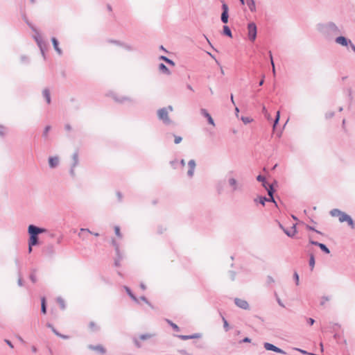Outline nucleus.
I'll use <instances>...</instances> for the list:
<instances>
[{
    "mask_svg": "<svg viewBox=\"0 0 355 355\" xmlns=\"http://www.w3.org/2000/svg\"><path fill=\"white\" fill-rule=\"evenodd\" d=\"M317 30L318 32L325 35L338 34L340 33L339 28L333 22L319 24L317 25Z\"/></svg>",
    "mask_w": 355,
    "mask_h": 355,
    "instance_id": "1",
    "label": "nucleus"
},
{
    "mask_svg": "<svg viewBox=\"0 0 355 355\" xmlns=\"http://www.w3.org/2000/svg\"><path fill=\"white\" fill-rule=\"evenodd\" d=\"M259 180L261 181L263 187L267 190L268 196H270L269 198H266L265 197L260 196L257 199L255 200V201H259V203H261L262 205H265L266 201H274L272 193L274 191L273 189V184L266 181L267 179H258Z\"/></svg>",
    "mask_w": 355,
    "mask_h": 355,
    "instance_id": "2",
    "label": "nucleus"
},
{
    "mask_svg": "<svg viewBox=\"0 0 355 355\" xmlns=\"http://www.w3.org/2000/svg\"><path fill=\"white\" fill-rule=\"evenodd\" d=\"M331 215L333 217H337L340 223L347 222L348 225L352 228H354V223L350 216L339 209H334L331 211Z\"/></svg>",
    "mask_w": 355,
    "mask_h": 355,
    "instance_id": "3",
    "label": "nucleus"
},
{
    "mask_svg": "<svg viewBox=\"0 0 355 355\" xmlns=\"http://www.w3.org/2000/svg\"><path fill=\"white\" fill-rule=\"evenodd\" d=\"M44 232V229L39 228L33 225H29V227H28V232L30 234L29 248H28L29 252H31L32 251V246L35 245L37 243V235L38 234L42 233Z\"/></svg>",
    "mask_w": 355,
    "mask_h": 355,
    "instance_id": "4",
    "label": "nucleus"
},
{
    "mask_svg": "<svg viewBox=\"0 0 355 355\" xmlns=\"http://www.w3.org/2000/svg\"><path fill=\"white\" fill-rule=\"evenodd\" d=\"M173 110V107L171 105H168L167 107H163L157 110V117L164 124L169 125L171 123V120L169 118V112Z\"/></svg>",
    "mask_w": 355,
    "mask_h": 355,
    "instance_id": "5",
    "label": "nucleus"
},
{
    "mask_svg": "<svg viewBox=\"0 0 355 355\" xmlns=\"http://www.w3.org/2000/svg\"><path fill=\"white\" fill-rule=\"evenodd\" d=\"M335 42L337 44L342 46L351 48L352 50L355 53V45L352 43L351 40L344 36H339L336 38Z\"/></svg>",
    "mask_w": 355,
    "mask_h": 355,
    "instance_id": "6",
    "label": "nucleus"
},
{
    "mask_svg": "<svg viewBox=\"0 0 355 355\" xmlns=\"http://www.w3.org/2000/svg\"><path fill=\"white\" fill-rule=\"evenodd\" d=\"M248 37L251 41H254L257 37V26L254 23L252 22L248 25Z\"/></svg>",
    "mask_w": 355,
    "mask_h": 355,
    "instance_id": "7",
    "label": "nucleus"
},
{
    "mask_svg": "<svg viewBox=\"0 0 355 355\" xmlns=\"http://www.w3.org/2000/svg\"><path fill=\"white\" fill-rule=\"evenodd\" d=\"M60 159L58 155H52L48 158V164L49 168H55L60 164Z\"/></svg>",
    "mask_w": 355,
    "mask_h": 355,
    "instance_id": "8",
    "label": "nucleus"
},
{
    "mask_svg": "<svg viewBox=\"0 0 355 355\" xmlns=\"http://www.w3.org/2000/svg\"><path fill=\"white\" fill-rule=\"evenodd\" d=\"M200 112L202 116H203L204 117H205L207 119L209 124H210L212 127L216 126V123H215L213 118L211 117V114L208 112V111L206 109H205V108L200 109Z\"/></svg>",
    "mask_w": 355,
    "mask_h": 355,
    "instance_id": "9",
    "label": "nucleus"
},
{
    "mask_svg": "<svg viewBox=\"0 0 355 355\" xmlns=\"http://www.w3.org/2000/svg\"><path fill=\"white\" fill-rule=\"evenodd\" d=\"M88 347L89 349L94 351L100 354H104L106 352L105 348L101 345H89Z\"/></svg>",
    "mask_w": 355,
    "mask_h": 355,
    "instance_id": "10",
    "label": "nucleus"
},
{
    "mask_svg": "<svg viewBox=\"0 0 355 355\" xmlns=\"http://www.w3.org/2000/svg\"><path fill=\"white\" fill-rule=\"evenodd\" d=\"M223 12L221 15V21L223 23H227L228 21V6L226 3H223L222 6Z\"/></svg>",
    "mask_w": 355,
    "mask_h": 355,
    "instance_id": "11",
    "label": "nucleus"
},
{
    "mask_svg": "<svg viewBox=\"0 0 355 355\" xmlns=\"http://www.w3.org/2000/svg\"><path fill=\"white\" fill-rule=\"evenodd\" d=\"M264 347H265V349L266 350H270V351H273V352H277V353L285 354V352L283 350H282L281 349L275 347L272 344H270V343H266L264 344Z\"/></svg>",
    "mask_w": 355,
    "mask_h": 355,
    "instance_id": "12",
    "label": "nucleus"
},
{
    "mask_svg": "<svg viewBox=\"0 0 355 355\" xmlns=\"http://www.w3.org/2000/svg\"><path fill=\"white\" fill-rule=\"evenodd\" d=\"M33 31H35V34L34 35L33 37L35 39V40L36 41L37 45L39 46V47L40 48L42 52L43 53V49H42V45H43V41H42V39L39 33V32L37 31H36L35 29L33 28Z\"/></svg>",
    "mask_w": 355,
    "mask_h": 355,
    "instance_id": "13",
    "label": "nucleus"
},
{
    "mask_svg": "<svg viewBox=\"0 0 355 355\" xmlns=\"http://www.w3.org/2000/svg\"><path fill=\"white\" fill-rule=\"evenodd\" d=\"M189 169L187 175L189 176H193L194 175V171L196 168V162L193 159H191L188 163Z\"/></svg>",
    "mask_w": 355,
    "mask_h": 355,
    "instance_id": "14",
    "label": "nucleus"
},
{
    "mask_svg": "<svg viewBox=\"0 0 355 355\" xmlns=\"http://www.w3.org/2000/svg\"><path fill=\"white\" fill-rule=\"evenodd\" d=\"M235 304L240 308L243 309H248L249 307L248 303L242 299H235Z\"/></svg>",
    "mask_w": 355,
    "mask_h": 355,
    "instance_id": "15",
    "label": "nucleus"
},
{
    "mask_svg": "<svg viewBox=\"0 0 355 355\" xmlns=\"http://www.w3.org/2000/svg\"><path fill=\"white\" fill-rule=\"evenodd\" d=\"M284 231L288 236L293 237L297 233L296 225H293L289 230L284 229Z\"/></svg>",
    "mask_w": 355,
    "mask_h": 355,
    "instance_id": "16",
    "label": "nucleus"
},
{
    "mask_svg": "<svg viewBox=\"0 0 355 355\" xmlns=\"http://www.w3.org/2000/svg\"><path fill=\"white\" fill-rule=\"evenodd\" d=\"M51 41H52V43H53V47H54V49L55 50V51L59 54V55H62V50L59 47V44H58V40L55 38V37H53L51 39Z\"/></svg>",
    "mask_w": 355,
    "mask_h": 355,
    "instance_id": "17",
    "label": "nucleus"
},
{
    "mask_svg": "<svg viewBox=\"0 0 355 355\" xmlns=\"http://www.w3.org/2000/svg\"><path fill=\"white\" fill-rule=\"evenodd\" d=\"M310 241L312 244L319 246L320 248V249L322 251H324L325 253L329 254L330 252L329 250L327 248V246L325 245H324L322 243H318V242H315L313 241Z\"/></svg>",
    "mask_w": 355,
    "mask_h": 355,
    "instance_id": "18",
    "label": "nucleus"
},
{
    "mask_svg": "<svg viewBox=\"0 0 355 355\" xmlns=\"http://www.w3.org/2000/svg\"><path fill=\"white\" fill-rule=\"evenodd\" d=\"M159 69L164 73L166 75H171L170 70L166 67V65L163 63H161L159 65Z\"/></svg>",
    "mask_w": 355,
    "mask_h": 355,
    "instance_id": "19",
    "label": "nucleus"
},
{
    "mask_svg": "<svg viewBox=\"0 0 355 355\" xmlns=\"http://www.w3.org/2000/svg\"><path fill=\"white\" fill-rule=\"evenodd\" d=\"M42 94H43V96L45 98L46 103L48 104H49L51 103V96H50L49 91L46 89H44L42 92Z\"/></svg>",
    "mask_w": 355,
    "mask_h": 355,
    "instance_id": "20",
    "label": "nucleus"
},
{
    "mask_svg": "<svg viewBox=\"0 0 355 355\" xmlns=\"http://www.w3.org/2000/svg\"><path fill=\"white\" fill-rule=\"evenodd\" d=\"M262 112L267 120L270 121L272 119L271 115L268 112L265 105L262 106Z\"/></svg>",
    "mask_w": 355,
    "mask_h": 355,
    "instance_id": "21",
    "label": "nucleus"
},
{
    "mask_svg": "<svg viewBox=\"0 0 355 355\" xmlns=\"http://www.w3.org/2000/svg\"><path fill=\"white\" fill-rule=\"evenodd\" d=\"M159 58H160V60H162L165 61L166 62H167L168 64H169L171 66H172V67L175 66V62L172 60H170L169 58H166V56L162 55V56H160Z\"/></svg>",
    "mask_w": 355,
    "mask_h": 355,
    "instance_id": "22",
    "label": "nucleus"
},
{
    "mask_svg": "<svg viewBox=\"0 0 355 355\" xmlns=\"http://www.w3.org/2000/svg\"><path fill=\"white\" fill-rule=\"evenodd\" d=\"M223 33L225 35H226L227 36H228L230 37H232L231 30L230 29V28L227 26H223Z\"/></svg>",
    "mask_w": 355,
    "mask_h": 355,
    "instance_id": "23",
    "label": "nucleus"
},
{
    "mask_svg": "<svg viewBox=\"0 0 355 355\" xmlns=\"http://www.w3.org/2000/svg\"><path fill=\"white\" fill-rule=\"evenodd\" d=\"M241 120L243 122L244 124H248L253 121V119L249 116H241Z\"/></svg>",
    "mask_w": 355,
    "mask_h": 355,
    "instance_id": "24",
    "label": "nucleus"
},
{
    "mask_svg": "<svg viewBox=\"0 0 355 355\" xmlns=\"http://www.w3.org/2000/svg\"><path fill=\"white\" fill-rule=\"evenodd\" d=\"M309 266L311 267V270H313L315 266V258L313 254H311L309 259Z\"/></svg>",
    "mask_w": 355,
    "mask_h": 355,
    "instance_id": "25",
    "label": "nucleus"
},
{
    "mask_svg": "<svg viewBox=\"0 0 355 355\" xmlns=\"http://www.w3.org/2000/svg\"><path fill=\"white\" fill-rule=\"evenodd\" d=\"M41 309H42V312L45 314L46 313V300H45V298L44 297H42V304H41Z\"/></svg>",
    "mask_w": 355,
    "mask_h": 355,
    "instance_id": "26",
    "label": "nucleus"
},
{
    "mask_svg": "<svg viewBox=\"0 0 355 355\" xmlns=\"http://www.w3.org/2000/svg\"><path fill=\"white\" fill-rule=\"evenodd\" d=\"M89 328L92 330V331H95V330H97L98 329V325L95 322H90L89 323Z\"/></svg>",
    "mask_w": 355,
    "mask_h": 355,
    "instance_id": "27",
    "label": "nucleus"
},
{
    "mask_svg": "<svg viewBox=\"0 0 355 355\" xmlns=\"http://www.w3.org/2000/svg\"><path fill=\"white\" fill-rule=\"evenodd\" d=\"M248 5L251 11H254L255 10V3L253 0H250V1L248 3Z\"/></svg>",
    "mask_w": 355,
    "mask_h": 355,
    "instance_id": "28",
    "label": "nucleus"
},
{
    "mask_svg": "<svg viewBox=\"0 0 355 355\" xmlns=\"http://www.w3.org/2000/svg\"><path fill=\"white\" fill-rule=\"evenodd\" d=\"M51 130V126L50 125H46L44 129V132H43V137H47L48 136V133Z\"/></svg>",
    "mask_w": 355,
    "mask_h": 355,
    "instance_id": "29",
    "label": "nucleus"
},
{
    "mask_svg": "<svg viewBox=\"0 0 355 355\" xmlns=\"http://www.w3.org/2000/svg\"><path fill=\"white\" fill-rule=\"evenodd\" d=\"M182 340H188L191 338H197V336L192 335V336H179Z\"/></svg>",
    "mask_w": 355,
    "mask_h": 355,
    "instance_id": "30",
    "label": "nucleus"
},
{
    "mask_svg": "<svg viewBox=\"0 0 355 355\" xmlns=\"http://www.w3.org/2000/svg\"><path fill=\"white\" fill-rule=\"evenodd\" d=\"M89 233V234H92V232L89 230H87V229H81L80 230V232L79 233V236H83V234L84 233Z\"/></svg>",
    "mask_w": 355,
    "mask_h": 355,
    "instance_id": "31",
    "label": "nucleus"
},
{
    "mask_svg": "<svg viewBox=\"0 0 355 355\" xmlns=\"http://www.w3.org/2000/svg\"><path fill=\"white\" fill-rule=\"evenodd\" d=\"M182 140V138L180 136H175L174 142L175 144H180Z\"/></svg>",
    "mask_w": 355,
    "mask_h": 355,
    "instance_id": "32",
    "label": "nucleus"
},
{
    "mask_svg": "<svg viewBox=\"0 0 355 355\" xmlns=\"http://www.w3.org/2000/svg\"><path fill=\"white\" fill-rule=\"evenodd\" d=\"M6 128L4 126H3L2 125H0V135L1 136L4 135L6 134Z\"/></svg>",
    "mask_w": 355,
    "mask_h": 355,
    "instance_id": "33",
    "label": "nucleus"
},
{
    "mask_svg": "<svg viewBox=\"0 0 355 355\" xmlns=\"http://www.w3.org/2000/svg\"><path fill=\"white\" fill-rule=\"evenodd\" d=\"M114 232L117 236L121 237V232H120V228L118 226H116L114 227Z\"/></svg>",
    "mask_w": 355,
    "mask_h": 355,
    "instance_id": "34",
    "label": "nucleus"
},
{
    "mask_svg": "<svg viewBox=\"0 0 355 355\" xmlns=\"http://www.w3.org/2000/svg\"><path fill=\"white\" fill-rule=\"evenodd\" d=\"M53 331L58 336L62 338H64V339H67L69 338V336H64V335H61L60 334L58 331H56V330H55L53 328L52 329Z\"/></svg>",
    "mask_w": 355,
    "mask_h": 355,
    "instance_id": "35",
    "label": "nucleus"
},
{
    "mask_svg": "<svg viewBox=\"0 0 355 355\" xmlns=\"http://www.w3.org/2000/svg\"><path fill=\"white\" fill-rule=\"evenodd\" d=\"M53 331L58 336L62 338H64V339H67L69 338V336H64V335H61L60 334L58 331H56V330H55L53 328L52 329Z\"/></svg>",
    "mask_w": 355,
    "mask_h": 355,
    "instance_id": "36",
    "label": "nucleus"
},
{
    "mask_svg": "<svg viewBox=\"0 0 355 355\" xmlns=\"http://www.w3.org/2000/svg\"><path fill=\"white\" fill-rule=\"evenodd\" d=\"M169 324H171V326L173 327V329L175 331H179V327L177 324L171 322H169Z\"/></svg>",
    "mask_w": 355,
    "mask_h": 355,
    "instance_id": "37",
    "label": "nucleus"
},
{
    "mask_svg": "<svg viewBox=\"0 0 355 355\" xmlns=\"http://www.w3.org/2000/svg\"><path fill=\"white\" fill-rule=\"evenodd\" d=\"M150 337V335L146 334V335H141L140 336V338L142 340H145V339L149 338Z\"/></svg>",
    "mask_w": 355,
    "mask_h": 355,
    "instance_id": "38",
    "label": "nucleus"
},
{
    "mask_svg": "<svg viewBox=\"0 0 355 355\" xmlns=\"http://www.w3.org/2000/svg\"><path fill=\"white\" fill-rule=\"evenodd\" d=\"M223 320L224 322V327L225 328L226 330H227L228 329V323L224 318H223Z\"/></svg>",
    "mask_w": 355,
    "mask_h": 355,
    "instance_id": "39",
    "label": "nucleus"
},
{
    "mask_svg": "<svg viewBox=\"0 0 355 355\" xmlns=\"http://www.w3.org/2000/svg\"><path fill=\"white\" fill-rule=\"evenodd\" d=\"M294 277H295V279L296 280L297 284H298V282H299V275H298V274L297 272L294 273Z\"/></svg>",
    "mask_w": 355,
    "mask_h": 355,
    "instance_id": "40",
    "label": "nucleus"
},
{
    "mask_svg": "<svg viewBox=\"0 0 355 355\" xmlns=\"http://www.w3.org/2000/svg\"><path fill=\"white\" fill-rule=\"evenodd\" d=\"M307 322H308V323H309L310 325H313V323H314V322H315V320H314L313 318H309V319L307 320Z\"/></svg>",
    "mask_w": 355,
    "mask_h": 355,
    "instance_id": "41",
    "label": "nucleus"
},
{
    "mask_svg": "<svg viewBox=\"0 0 355 355\" xmlns=\"http://www.w3.org/2000/svg\"><path fill=\"white\" fill-rule=\"evenodd\" d=\"M279 120H277V119H275V121H274L273 126H272V129H273V130H275V128H276L277 125V124H278V123H279Z\"/></svg>",
    "mask_w": 355,
    "mask_h": 355,
    "instance_id": "42",
    "label": "nucleus"
},
{
    "mask_svg": "<svg viewBox=\"0 0 355 355\" xmlns=\"http://www.w3.org/2000/svg\"><path fill=\"white\" fill-rule=\"evenodd\" d=\"M269 54H270V59L271 65H275L274 62H273V58H272V53L269 52Z\"/></svg>",
    "mask_w": 355,
    "mask_h": 355,
    "instance_id": "43",
    "label": "nucleus"
},
{
    "mask_svg": "<svg viewBox=\"0 0 355 355\" xmlns=\"http://www.w3.org/2000/svg\"><path fill=\"white\" fill-rule=\"evenodd\" d=\"M64 128L67 131H70L71 130V127L70 126V125H68V124L65 125Z\"/></svg>",
    "mask_w": 355,
    "mask_h": 355,
    "instance_id": "44",
    "label": "nucleus"
},
{
    "mask_svg": "<svg viewBox=\"0 0 355 355\" xmlns=\"http://www.w3.org/2000/svg\"><path fill=\"white\" fill-rule=\"evenodd\" d=\"M5 341L10 346V347L13 348V345L10 340H6Z\"/></svg>",
    "mask_w": 355,
    "mask_h": 355,
    "instance_id": "45",
    "label": "nucleus"
},
{
    "mask_svg": "<svg viewBox=\"0 0 355 355\" xmlns=\"http://www.w3.org/2000/svg\"><path fill=\"white\" fill-rule=\"evenodd\" d=\"M239 109L237 107H235V114H236V117H239Z\"/></svg>",
    "mask_w": 355,
    "mask_h": 355,
    "instance_id": "46",
    "label": "nucleus"
},
{
    "mask_svg": "<svg viewBox=\"0 0 355 355\" xmlns=\"http://www.w3.org/2000/svg\"><path fill=\"white\" fill-rule=\"evenodd\" d=\"M279 118H280V112H279V111H277V114H276L275 119H277V120H279Z\"/></svg>",
    "mask_w": 355,
    "mask_h": 355,
    "instance_id": "47",
    "label": "nucleus"
},
{
    "mask_svg": "<svg viewBox=\"0 0 355 355\" xmlns=\"http://www.w3.org/2000/svg\"><path fill=\"white\" fill-rule=\"evenodd\" d=\"M264 78H265V76H262V79L260 80V82H259V85L260 86H261V85L263 84V80H264Z\"/></svg>",
    "mask_w": 355,
    "mask_h": 355,
    "instance_id": "48",
    "label": "nucleus"
},
{
    "mask_svg": "<svg viewBox=\"0 0 355 355\" xmlns=\"http://www.w3.org/2000/svg\"><path fill=\"white\" fill-rule=\"evenodd\" d=\"M31 350L33 352L35 353L37 352V348L35 346H32L31 347Z\"/></svg>",
    "mask_w": 355,
    "mask_h": 355,
    "instance_id": "49",
    "label": "nucleus"
},
{
    "mask_svg": "<svg viewBox=\"0 0 355 355\" xmlns=\"http://www.w3.org/2000/svg\"><path fill=\"white\" fill-rule=\"evenodd\" d=\"M73 159H74L75 162H77V161H78V155L77 154L73 155Z\"/></svg>",
    "mask_w": 355,
    "mask_h": 355,
    "instance_id": "50",
    "label": "nucleus"
},
{
    "mask_svg": "<svg viewBox=\"0 0 355 355\" xmlns=\"http://www.w3.org/2000/svg\"><path fill=\"white\" fill-rule=\"evenodd\" d=\"M126 291H128V294L132 297V298H135V297L132 295V293H130L129 288H126Z\"/></svg>",
    "mask_w": 355,
    "mask_h": 355,
    "instance_id": "51",
    "label": "nucleus"
},
{
    "mask_svg": "<svg viewBox=\"0 0 355 355\" xmlns=\"http://www.w3.org/2000/svg\"><path fill=\"white\" fill-rule=\"evenodd\" d=\"M243 342L250 343V339L248 338H245L243 339Z\"/></svg>",
    "mask_w": 355,
    "mask_h": 355,
    "instance_id": "52",
    "label": "nucleus"
},
{
    "mask_svg": "<svg viewBox=\"0 0 355 355\" xmlns=\"http://www.w3.org/2000/svg\"><path fill=\"white\" fill-rule=\"evenodd\" d=\"M230 99H231V101L233 104H234V96H233V94H231L230 96Z\"/></svg>",
    "mask_w": 355,
    "mask_h": 355,
    "instance_id": "53",
    "label": "nucleus"
},
{
    "mask_svg": "<svg viewBox=\"0 0 355 355\" xmlns=\"http://www.w3.org/2000/svg\"><path fill=\"white\" fill-rule=\"evenodd\" d=\"M272 73L274 75H275V65H272Z\"/></svg>",
    "mask_w": 355,
    "mask_h": 355,
    "instance_id": "54",
    "label": "nucleus"
},
{
    "mask_svg": "<svg viewBox=\"0 0 355 355\" xmlns=\"http://www.w3.org/2000/svg\"><path fill=\"white\" fill-rule=\"evenodd\" d=\"M234 183H235V180H234V179H232V180L230 181V184H231L232 185H234Z\"/></svg>",
    "mask_w": 355,
    "mask_h": 355,
    "instance_id": "55",
    "label": "nucleus"
},
{
    "mask_svg": "<svg viewBox=\"0 0 355 355\" xmlns=\"http://www.w3.org/2000/svg\"><path fill=\"white\" fill-rule=\"evenodd\" d=\"M187 88H188L189 89H190V90L193 91V88H192V87H191L190 85H187Z\"/></svg>",
    "mask_w": 355,
    "mask_h": 355,
    "instance_id": "56",
    "label": "nucleus"
},
{
    "mask_svg": "<svg viewBox=\"0 0 355 355\" xmlns=\"http://www.w3.org/2000/svg\"><path fill=\"white\" fill-rule=\"evenodd\" d=\"M180 162L182 166L185 165V161L184 159H182Z\"/></svg>",
    "mask_w": 355,
    "mask_h": 355,
    "instance_id": "57",
    "label": "nucleus"
},
{
    "mask_svg": "<svg viewBox=\"0 0 355 355\" xmlns=\"http://www.w3.org/2000/svg\"><path fill=\"white\" fill-rule=\"evenodd\" d=\"M306 228H307L308 230H313V228H312L311 227L309 226V225H307V226H306Z\"/></svg>",
    "mask_w": 355,
    "mask_h": 355,
    "instance_id": "58",
    "label": "nucleus"
},
{
    "mask_svg": "<svg viewBox=\"0 0 355 355\" xmlns=\"http://www.w3.org/2000/svg\"><path fill=\"white\" fill-rule=\"evenodd\" d=\"M240 1H241V4H242V5H243V4L245 3L244 0H240Z\"/></svg>",
    "mask_w": 355,
    "mask_h": 355,
    "instance_id": "59",
    "label": "nucleus"
},
{
    "mask_svg": "<svg viewBox=\"0 0 355 355\" xmlns=\"http://www.w3.org/2000/svg\"><path fill=\"white\" fill-rule=\"evenodd\" d=\"M209 55H210L212 58H214V59H215L214 56L213 55H211V53H209Z\"/></svg>",
    "mask_w": 355,
    "mask_h": 355,
    "instance_id": "60",
    "label": "nucleus"
},
{
    "mask_svg": "<svg viewBox=\"0 0 355 355\" xmlns=\"http://www.w3.org/2000/svg\"><path fill=\"white\" fill-rule=\"evenodd\" d=\"M31 279H32V280H33V282H35V277H31Z\"/></svg>",
    "mask_w": 355,
    "mask_h": 355,
    "instance_id": "61",
    "label": "nucleus"
},
{
    "mask_svg": "<svg viewBox=\"0 0 355 355\" xmlns=\"http://www.w3.org/2000/svg\"><path fill=\"white\" fill-rule=\"evenodd\" d=\"M94 235L98 236L99 234L98 233H94Z\"/></svg>",
    "mask_w": 355,
    "mask_h": 355,
    "instance_id": "62",
    "label": "nucleus"
},
{
    "mask_svg": "<svg viewBox=\"0 0 355 355\" xmlns=\"http://www.w3.org/2000/svg\"><path fill=\"white\" fill-rule=\"evenodd\" d=\"M345 124V120L344 119V120L343 121V125H344Z\"/></svg>",
    "mask_w": 355,
    "mask_h": 355,
    "instance_id": "63",
    "label": "nucleus"
},
{
    "mask_svg": "<svg viewBox=\"0 0 355 355\" xmlns=\"http://www.w3.org/2000/svg\"><path fill=\"white\" fill-rule=\"evenodd\" d=\"M257 178H261V175H258Z\"/></svg>",
    "mask_w": 355,
    "mask_h": 355,
    "instance_id": "64",
    "label": "nucleus"
}]
</instances>
